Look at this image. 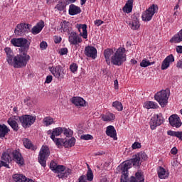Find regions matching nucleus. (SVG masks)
Wrapping results in <instances>:
<instances>
[{
  "mask_svg": "<svg viewBox=\"0 0 182 182\" xmlns=\"http://www.w3.org/2000/svg\"><path fill=\"white\" fill-rule=\"evenodd\" d=\"M62 41V38L60 37H55L54 42L55 43H60V42Z\"/></svg>",
  "mask_w": 182,
  "mask_h": 182,
  "instance_id": "obj_59",
  "label": "nucleus"
},
{
  "mask_svg": "<svg viewBox=\"0 0 182 182\" xmlns=\"http://www.w3.org/2000/svg\"><path fill=\"white\" fill-rule=\"evenodd\" d=\"M144 107H145V109H157L159 105L153 101H147L144 102Z\"/></svg>",
  "mask_w": 182,
  "mask_h": 182,
  "instance_id": "obj_34",
  "label": "nucleus"
},
{
  "mask_svg": "<svg viewBox=\"0 0 182 182\" xmlns=\"http://www.w3.org/2000/svg\"><path fill=\"white\" fill-rule=\"evenodd\" d=\"M76 28L84 39H87V26L86 24H77Z\"/></svg>",
  "mask_w": 182,
  "mask_h": 182,
  "instance_id": "obj_21",
  "label": "nucleus"
},
{
  "mask_svg": "<svg viewBox=\"0 0 182 182\" xmlns=\"http://www.w3.org/2000/svg\"><path fill=\"white\" fill-rule=\"evenodd\" d=\"M31 43L26 38H19V55L14 57V68L20 69V68H25L28 65V62L31 60V56L28 55L29 46Z\"/></svg>",
  "mask_w": 182,
  "mask_h": 182,
  "instance_id": "obj_1",
  "label": "nucleus"
},
{
  "mask_svg": "<svg viewBox=\"0 0 182 182\" xmlns=\"http://www.w3.org/2000/svg\"><path fill=\"white\" fill-rule=\"evenodd\" d=\"M50 168L51 171L58 174L57 177H58V178H61L62 180L68 178V177L72 174V169L66 168V166L63 165H58V163L54 161H51Z\"/></svg>",
  "mask_w": 182,
  "mask_h": 182,
  "instance_id": "obj_3",
  "label": "nucleus"
},
{
  "mask_svg": "<svg viewBox=\"0 0 182 182\" xmlns=\"http://www.w3.org/2000/svg\"><path fill=\"white\" fill-rule=\"evenodd\" d=\"M45 26V22L43 21H41L38 22L33 28L31 29V32L33 35H38L43 29Z\"/></svg>",
  "mask_w": 182,
  "mask_h": 182,
  "instance_id": "obj_25",
  "label": "nucleus"
},
{
  "mask_svg": "<svg viewBox=\"0 0 182 182\" xmlns=\"http://www.w3.org/2000/svg\"><path fill=\"white\" fill-rule=\"evenodd\" d=\"M13 179L15 182H35L33 180L29 179L22 174H14Z\"/></svg>",
  "mask_w": 182,
  "mask_h": 182,
  "instance_id": "obj_23",
  "label": "nucleus"
},
{
  "mask_svg": "<svg viewBox=\"0 0 182 182\" xmlns=\"http://www.w3.org/2000/svg\"><path fill=\"white\" fill-rule=\"evenodd\" d=\"M131 63H133V65H136V63H137V60H131Z\"/></svg>",
  "mask_w": 182,
  "mask_h": 182,
  "instance_id": "obj_63",
  "label": "nucleus"
},
{
  "mask_svg": "<svg viewBox=\"0 0 182 182\" xmlns=\"http://www.w3.org/2000/svg\"><path fill=\"white\" fill-rule=\"evenodd\" d=\"M133 166L137 168H140V166H141V160H140L136 154L134 155L132 159L124 161L119 167L121 171H123L124 173H129V169L132 168Z\"/></svg>",
  "mask_w": 182,
  "mask_h": 182,
  "instance_id": "obj_4",
  "label": "nucleus"
},
{
  "mask_svg": "<svg viewBox=\"0 0 182 182\" xmlns=\"http://www.w3.org/2000/svg\"><path fill=\"white\" fill-rule=\"evenodd\" d=\"M9 132H11V130L6 125H5V124H0V137L1 139L5 137V136L9 133Z\"/></svg>",
  "mask_w": 182,
  "mask_h": 182,
  "instance_id": "obj_32",
  "label": "nucleus"
},
{
  "mask_svg": "<svg viewBox=\"0 0 182 182\" xmlns=\"http://www.w3.org/2000/svg\"><path fill=\"white\" fill-rule=\"evenodd\" d=\"M84 53L85 56H87V58H92V59H96L97 57V50L92 46L85 47Z\"/></svg>",
  "mask_w": 182,
  "mask_h": 182,
  "instance_id": "obj_12",
  "label": "nucleus"
},
{
  "mask_svg": "<svg viewBox=\"0 0 182 182\" xmlns=\"http://www.w3.org/2000/svg\"><path fill=\"white\" fill-rule=\"evenodd\" d=\"M164 119L161 115L155 114L150 121V127L151 130H154L157 126L163 124Z\"/></svg>",
  "mask_w": 182,
  "mask_h": 182,
  "instance_id": "obj_10",
  "label": "nucleus"
},
{
  "mask_svg": "<svg viewBox=\"0 0 182 182\" xmlns=\"http://www.w3.org/2000/svg\"><path fill=\"white\" fill-rule=\"evenodd\" d=\"M158 11L159 6L156 4H152L142 14V21H144V22H149V21H151V18H153L154 14H157Z\"/></svg>",
  "mask_w": 182,
  "mask_h": 182,
  "instance_id": "obj_7",
  "label": "nucleus"
},
{
  "mask_svg": "<svg viewBox=\"0 0 182 182\" xmlns=\"http://www.w3.org/2000/svg\"><path fill=\"white\" fill-rule=\"evenodd\" d=\"M106 134L109 136V137H112L114 140H117V133L116 132V129L114 127L109 125L107 127Z\"/></svg>",
  "mask_w": 182,
  "mask_h": 182,
  "instance_id": "obj_20",
  "label": "nucleus"
},
{
  "mask_svg": "<svg viewBox=\"0 0 182 182\" xmlns=\"http://www.w3.org/2000/svg\"><path fill=\"white\" fill-rule=\"evenodd\" d=\"M18 119L16 117H12L8 119L7 123L13 129L14 132H18L19 130V125L18 124Z\"/></svg>",
  "mask_w": 182,
  "mask_h": 182,
  "instance_id": "obj_19",
  "label": "nucleus"
},
{
  "mask_svg": "<svg viewBox=\"0 0 182 182\" xmlns=\"http://www.w3.org/2000/svg\"><path fill=\"white\" fill-rule=\"evenodd\" d=\"M25 28H26V32H28V31H31V28H32V26L31 24L25 23Z\"/></svg>",
  "mask_w": 182,
  "mask_h": 182,
  "instance_id": "obj_60",
  "label": "nucleus"
},
{
  "mask_svg": "<svg viewBox=\"0 0 182 182\" xmlns=\"http://www.w3.org/2000/svg\"><path fill=\"white\" fill-rule=\"evenodd\" d=\"M87 0H80L81 1V5H85L86 4Z\"/></svg>",
  "mask_w": 182,
  "mask_h": 182,
  "instance_id": "obj_64",
  "label": "nucleus"
},
{
  "mask_svg": "<svg viewBox=\"0 0 182 182\" xmlns=\"http://www.w3.org/2000/svg\"><path fill=\"white\" fill-rule=\"evenodd\" d=\"M177 133L178 132L171 131V130H169L167 132L168 136H173V137H177Z\"/></svg>",
  "mask_w": 182,
  "mask_h": 182,
  "instance_id": "obj_51",
  "label": "nucleus"
},
{
  "mask_svg": "<svg viewBox=\"0 0 182 182\" xmlns=\"http://www.w3.org/2000/svg\"><path fill=\"white\" fill-rule=\"evenodd\" d=\"M132 148L133 149V150H136V149H141V144L136 141L132 144Z\"/></svg>",
  "mask_w": 182,
  "mask_h": 182,
  "instance_id": "obj_49",
  "label": "nucleus"
},
{
  "mask_svg": "<svg viewBox=\"0 0 182 182\" xmlns=\"http://www.w3.org/2000/svg\"><path fill=\"white\" fill-rule=\"evenodd\" d=\"M112 107H114L118 112L123 110V105L119 101H115L112 103Z\"/></svg>",
  "mask_w": 182,
  "mask_h": 182,
  "instance_id": "obj_38",
  "label": "nucleus"
},
{
  "mask_svg": "<svg viewBox=\"0 0 182 182\" xmlns=\"http://www.w3.org/2000/svg\"><path fill=\"white\" fill-rule=\"evenodd\" d=\"M171 43H180L182 42V29L170 39Z\"/></svg>",
  "mask_w": 182,
  "mask_h": 182,
  "instance_id": "obj_31",
  "label": "nucleus"
},
{
  "mask_svg": "<svg viewBox=\"0 0 182 182\" xmlns=\"http://www.w3.org/2000/svg\"><path fill=\"white\" fill-rule=\"evenodd\" d=\"M129 182H144V176L141 172H136L134 176H131Z\"/></svg>",
  "mask_w": 182,
  "mask_h": 182,
  "instance_id": "obj_26",
  "label": "nucleus"
},
{
  "mask_svg": "<svg viewBox=\"0 0 182 182\" xmlns=\"http://www.w3.org/2000/svg\"><path fill=\"white\" fill-rule=\"evenodd\" d=\"M169 124L172 127H176V129H178L181 127V120L180 119V117L177 114H172L168 118Z\"/></svg>",
  "mask_w": 182,
  "mask_h": 182,
  "instance_id": "obj_11",
  "label": "nucleus"
},
{
  "mask_svg": "<svg viewBox=\"0 0 182 182\" xmlns=\"http://www.w3.org/2000/svg\"><path fill=\"white\" fill-rule=\"evenodd\" d=\"M70 70L73 73H75V72L77 71V64L73 63L70 65Z\"/></svg>",
  "mask_w": 182,
  "mask_h": 182,
  "instance_id": "obj_48",
  "label": "nucleus"
},
{
  "mask_svg": "<svg viewBox=\"0 0 182 182\" xmlns=\"http://www.w3.org/2000/svg\"><path fill=\"white\" fill-rule=\"evenodd\" d=\"M63 133V127H57L53 129V130L47 131V134L50 136V139L55 143L58 147H60L62 146V141H63V139L56 138L58 136H60Z\"/></svg>",
  "mask_w": 182,
  "mask_h": 182,
  "instance_id": "obj_5",
  "label": "nucleus"
},
{
  "mask_svg": "<svg viewBox=\"0 0 182 182\" xmlns=\"http://www.w3.org/2000/svg\"><path fill=\"white\" fill-rule=\"evenodd\" d=\"M168 96L167 90H162L154 95V99L159 103L161 107H164L168 103Z\"/></svg>",
  "mask_w": 182,
  "mask_h": 182,
  "instance_id": "obj_6",
  "label": "nucleus"
},
{
  "mask_svg": "<svg viewBox=\"0 0 182 182\" xmlns=\"http://www.w3.org/2000/svg\"><path fill=\"white\" fill-rule=\"evenodd\" d=\"M176 50L177 53H182V46H177L176 47Z\"/></svg>",
  "mask_w": 182,
  "mask_h": 182,
  "instance_id": "obj_56",
  "label": "nucleus"
},
{
  "mask_svg": "<svg viewBox=\"0 0 182 182\" xmlns=\"http://www.w3.org/2000/svg\"><path fill=\"white\" fill-rule=\"evenodd\" d=\"M81 140H93V136L91 134H83L80 136Z\"/></svg>",
  "mask_w": 182,
  "mask_h": 182,
  "instance_id": "obj_46",
  "label": "nucleus"
},
{
  "mask_svg": "<svg viewBox=\"0 0 182 182\" xmlns=\"http://www.w3.org/2000/svg\"><path fill=\"white\" fill-rule=\"evenodd\" d=\"M176 137L182 141V132L178 131Z\"/></svg>",
  "mask_w": 182,
  "mask_h": 182,
  "instance_id": "obj_61",
  "label": "nucleus"
},
{
  "mask_svg": "<svg viewBox=\"0 0 182 182\" xmlns=\"http://www.w3.org/2000/svg\"><path fill=\"white\" fill-rule=\"evenodd\" d=\"M122 176H121V182H127V178H129V173L123 172L121 171Z\"/></svg>",
  "mask_w": 182,
  "mask_h": 182,
  "instance_id": "obj_45",
  "label": "nucleus"
},
{
  "mask_svg": "<svg viewBox=\"0 0 182 182\" xmlns=\"http://www.w3.org/2000/svg\"><path fill=\"white\" fill-rule=\"evenodd\" d=\"M15 35L17 36H21L23 33H26V27H25V23L18 24L14 31Z\"/></svg>",
  "mask_w": 182,
  "mask_h": 182,
  "instance_id": "obj_22",
  "label": "nucleus"
},
{
  "mask_svg": "<svg viewBox=\"0 0 182 182\" xmlns=\"http://www.w3.org/2000/svg\"><path fill=\"white\" fill-rule=\"evenodd\" d=\"M50 154V151L48 146H43L41 149L38 155V162L42 166V167H46V160Z\"/></svg>",
  "mask_w": 182,
  "mask_h": 182,
  "instance_id": "obj_8",
  "label": "nucleus"
},
{
  "mask_svg": "<svg viewBox=\"0 0 182 182\" xmlns=\"http://www.w3.org/2000/svg\"><path fill=\"white\" fill-rule=\"evenodd\" d=\"M126 48H119L114 53L113 49L107 48L104 50V56L107 65H110V63L115 65L116 66H120L123 64V62H126ZM112 55V58L110 57Z\"/></svg>",
  "mask_w": 182,
  "mask_h": 182,
  "instance_id": "obj_2",
  "label": "nucleus"
},
{
  "mask_svg": "<svg viewBox=\"0 0 182 182\" xmlns=\"http://www.w3.org/2000/svg\"><path fill=\"white\" fill-rule=\"evenodd\" d=\"M115 117L113 114H108L107 115H105L102 117V120L104 122H112V120H114Z\"/></svg>",
  "mask_w": 182,
  "mask_h": 182,
  "instance_id": "obj_41",
  "label": "nucleus"
},
{
  "mask_svg": "<svg viewBox=\"0 0 182 182\" xmlns=\"http://www.w3.org/2000/svg\"><path fill=\"white\" fill-rule=\"evenodd\" d=\"M63 143L64 147L66 149H70V147H73L76 143V139L75 137H72L70 139L65 140L63 139V141H61V144Z\"/></svg>",
  "mask_w": 182,
  "mask_h": 182,
  "instance_id": "obj_28",
  "label": "nucleus"
},
{
  "mask_svg": "<svg viewBox=\"0 0 182 182\" xmlns=\"http://www.w3.org/2000/svg\"><path fill=\"white\" fill-rule=\"evenodd\" d=\"M133 2L134 0H128L122 8L123 12L125 14H130L133 11Z\"/></svg>",
  "mask_w": 182,
  "mask_h": 182,
  "instance_id": "obj_29",
  "label": "nucleus"
},
{
  "mask_svg": "<svg viewBox=\"0 0 182 182\" xmlns=\"http://www.w3.org/2000/svg\"><path fill=\"white\" fill-rule=\"evenodd\" d=\"M102 23H104L103 21H102V20L95 21V25H96V26H100L102 25Z\"/></svg>",
  "mask_w": 182,
  "mask_h": 182,
  "instance_id": "obj_57",
  "label": "nucleus"
},
{
  "mask_svg": "<svg viewBox=\"0 0 182 182\" xmlns=\"http://www.w3.org/2000/svg\"><path fill=\"white\" fill-rule=\"evenodd\" d=\"M114 83L115 89H119V82L117 81V80H115Z\"/></svg>",
  "mask_w": 182,
  "mask_h": 182,
  "instance_id": "obj_62",
  "label": "nucleus"
},
{
  "mask_svg": "<svg viewBox=\"0 0 182 182\" xmlns=\"http://www.w3.org/2000/svg\"><path fill=\"white\" fill-rule=\"evenodd\" d=\"M86 176H87V180L88 181H93V171H92V169L89 166H88V170Z\"/></svg>",
  "mask_w": 182,
  "mask_h": 182,
  "instance_id": "obj_43",
  "label": "nucleus"
},
{
  "mask_svg": "<svg viewBox=\"0 0 182 182\" xmlns=\"http://www.w3.org/2000/svg\"><path fill=\"white\" fill-rule=\"evenodd\" d=\"M6 54V60L9 65H13L14 68H15V57H14V51L11 48H5L4 49Z\"/></svg>",
  "mask_w": 182,
  "mask_h": 182,
  "instance_id": "obj_16",
  "label": "nucleus"
},
{
  "mask_svg": "<svg viewBox=\"0 0 182 182\" xmlns=\"http://www.w3.org/2000/svg\"><path fill=\"white\" fill-rule=\"evenodd\" d=\"M68 41L71 45H77V43H81L82 38L76 32L72 31L68 33Z\"/></svg>",
  "mask_w": 182,
  "mask_h": 182,
  "instance_id": "obj_13",
  "label": "nucleus"
},
{
  "mask_svg": "<svg viewBox=\"0 0 182 182\" xmlns=\"http://www.w3.org/2000/svg\"><path fill=\"white\" fill-rule=\"evenodd\" d=\"M53 79V77L52 75H48L46 78V82L45 83H50Z\"/></svg>",
  "mask_w": 182,
  "mask_h": 182,
  "instance_id": "obj_53",
  "label": "nucleus"
},
{
  "mask_svg": "<svg viewBox=\"0 0 182 182\" xmlns=\"http://www.w3.org/2000/svg\"><path fill=\"white\" fill-rule=\"evenodd\" d=\"M60 55H68V48H61V50L60 51Z\"/></svg>",
  "mask_w": 182,
  "mask_h": 182,
  "instance_id": "obj_52",
  "label": "nucleus"
},
{
  "mask_svg": "<svg viewBox=\"0 0 182 182\" xmlns=\"http://www.w3.org/2000/svg\"><path fill=\"white\" fill-rule=\"evenodd\" d=\"M151 65H154V61L150 63V61L145 59L140 63L141 68H147V66H150Z\"/></svg>",
  "mask_w": 182,
  "mask_h": 182,
  "instance_id": "obj_40",
  "label": "nucleus"
},
{
  "mask_svg": "<svg viewBox=\"0 0 182 182\" xmlns=\"http://www.w3.org/2000/svg\"><path fill=\"white\" fill-rule=\"evenodd\" d=\"M43 123L45 126H50V124H53V118L50 117H46L43 119Z\"/></svg>",
  "mask_w": 182,
  "mask_h": 182,
  "instance_id": "obj_37",
  "label": "nucleus"
},
{
  "mask_svg": "<svg viewBox=\"0 0 182 182\" xmlns=\"http://www.w3.org/2000/svg\"><path fill=\"white\" fill-rule=\"evenodd\" d=\"M177 151H178V150L176 147L172 148L171 150V154H173V155L177 154Z\"/></svg>",
  "mask_w": 182,
  "mask_h": 182,
  "instance_id": "obj_58",
  "label": "nucleus"
},
{
  "mask_svg": "<svg viewBox=\"0 0 182 182\" xmlns=\"http://www.w3.org/2000/svg\"><path fill=\"white\" fill-rule=\"evenodd\" d=\"M50 72L57 79H63V77L65 76V73L60 65H58L55 68H51Z\"/></svg>",
  "mask_w": 182,
  "mask_h": 182,
  "instance_id": "obj_14",
  "label": "nucleus"
},
{
  "mask_svg": "<svg viewBox=\"0 0 182 182\" xmlns=\"http://www.w3.org/2000/svg\"><path fill=\"white\" fill-rule=\"evenodd\" d=\"M23 146L26 147V149H31V150H36V148L33 146V144H32V142L29 141L28 139H23Z\"/></svg>",
  "mask_w": 182,
  "mask_h": 182,
  "instance_id": "obj_36",
  "label": "nucleus"
},
{
  "mask_svg": "<svg viewBox=\"0 0 182 182\" xmlns=\"http://www.w3.org/2000/svg\"><path fill=\"white\" fill-rule=\"evenodd\" d=\"M1 161H4L6 163V164H9L10 161H12V157H11V154L6 152L3 153Z\"/></svg>",
  "mask_w": 182,
  "mask_h": 182,
  "instance_id": "obj_35",
  "label": "nucleus"
},
{
  "mask_svg": "<svg viewBox=\"0 0 182 182\" xmlns=\"http://www.w3.org/2000/svg\"><path fill=\"white\" fill-rule=\"evenodd\" d=\"M173 62H174V55H173V54H170L162 62L161 67V70H166V69H168L170 64L173 63Z\"/></svg>",
  "mask_w": 182,
  "mask_h": 182,
  "instance_id": "obj_17",
  "label": "nucleus"
},
{
  "mask_svg": "<svg viewBox=\"0 0 182 182\" xmlns=\"http://www.w3.org/2000/svg\"><path fill=\"white\" fill-rule=\"evenodd\" d=\"M78 182H86V176L82 175L81 176H80V178H78Z\"/></svg>",
  "mask_w": 182,
  "mask_h": 182,
  "instance_id": "obj_54",
  "label": "nucleus"
},
{
  "mask_svg": "<svg viewBox=\"0 0 182 182\" xmlns=\"http://www.w3.org/2000/svg\"><path fill=\"white\" fill-rule=\"evenodd\" d=\"M65 8H66V4L65 2H59L55 7V9H58V11H65Z\"/></svg>",
  "mask_w": 182,
  "mask_h": 182,
  "instance_id": "obj_42",
  "label": "nucleus"
},
{
  "mask_svg": "<svg viewBox=\"0 0 182 182\" xmlns=\"http://www.w3.org/2000/svg\"><path fill=\"white\" fill-rule=\"evenodd\" d=\"M80 12H82L80 7L75 4L70 5L69 14L72 16H73L74 15H77V14H80Z\"/></svg>",
  "mask_w": 182,
  "mask_h": 182,
  "instance_id": "obj_30",
  "label": "nucleus"
},
{
  "mask_svg": "<svg viewBox=\"0 0 182 182\" xmlns=\"http://www.w3.org/2000/svg\"><path fill=\"white\" fill-rule=\"evenodd\" d=\"M71 102L75 106L84 107L86 106V101L80 97H73L71 99Z\"/></svg>",
  "mask_w": 182,
  "mask_h": 182,
  "instance_id": "obj_24",
  "label": "nucleus"
},
{
  "mask_svg": "<svg viewBox=\"0 0 182 182\" xmlns=\"http://www.w3.org/2000/svg\"><path fill=\"white\" fill-rule=\"evenodd\" d=\"M63 133L66 137H70L71 136H73V131L71 129H68L66 128H63Z\"/></svg>",
  "mask_w": 182,
  "mask_h": 182,
  "instance_id": "obj_44",
  "label": "nucleus"
},
{
  "mask_svg": "<svg viewBox=\"0 0 182 182\" xmlns=\"http://www.w3.org/2000/svg\"><path fill=\"white\" fill-rule=\"evenodd\" d=\"M136 156L139 158V160H141V161H146L149 157L147 156V154H146V152L141 151L136 154Z\"/></svg>",
  "mask_w": 182,
  "mask_h": 182,
  "instance_id": "obj_39",
  "label": "nucleus"
},
{
  "mask_svg": "<svg viewBox=\"0 0 182 182\" xmlns=\"http://www.w3.org/2000/svg\"><path fill=\"white\" fill-rule=\"evenodd\" d=\"M158 176L161 179L168 178V172H166L164 168L159 166L158 169Z\"/></svg>",
  "mask_w": 182,
  "mask_h": 182,
  "instance_id": "obj_33",
  "label": "nucleus"
},
{
  "mask_svg": "<svg viewBox=\"0 0 182 182\" xmlns=\"http://www.w3.org/2000/svg\"><path fill=\"white\" fill-rule=\"evenodd\" d=\"M11 43L13 46L19 48V38H12L11 41Z\"/></svg>",
  "mask_w": 182,
  "mask_h": 182,
  "instance_id": "obj_47",
  "label": "nucleus"
},
{
  "mask_svg": "<svg viewBox=\"0 0 182 182\" xmlns=\"http://www.w3.org/2000/svg\"><path fill=\"white\" fill-rule=\"evenodd\" d=\"M61 26V32H66L67 33H70V31H72V26H70V23L69 21H63L60 23Z\"/></svg>",
  "mask_w": 182,
  "mask_h": 182,
  "instance_id": "obj_27",
  "label": "nucleus"
},
{
  "mask_svg": "<svg viewBox=\"0 0 182 182\" xmlns=\"http://www.w3.org/2000/svg\"><path fill=\"white\" fill-rule=\"evenodd\" d=\"M19 120L24 129L31 127L35 122H36V116L32 115H23L19 117Z\"/></svg>",
  "mask_w": 182,
  "mask_h": 182,
  "instance_id": "obj_9",
  "label": "nucleus"
},
{
  "mask_svg": "<svg viewBox=\"0 0 182 182\" xmlns=\"http://www.w3.org/2000/svg\"><path fill=\"white\" fill-rule=\"evenodd\" d=\"M132 22L129 23V28L133 31H136V29L140 28V23L139 22V18H137V14H133L132 16Z\"/></svg>",
  "mask_w": 182,
  "mask_h": 182,
  "instance_id": "obj_18",
  "label": "nucleus"
},
{
  "mask_svg": "<svg viewBox=\"0 0 182 182\" xmlns=\"http://www.w3.org/2000/svg\"><path fill=\"white\" fill-rule=\"evenodd\" d=\"M2 166L6 167V168H9V164H6V163H5L4 161H0V168Z\"/></svg>",
  "mask_w": 182,
  "mask_h": 182,
  "instance_id": "obj_55",
  "label": "nucleus"
},
{
  "mask_svg": "<svg viewBox=\"0 0 182 182\" xmlns=\"http://www.w3.org/2000/svg\"><path fill=\"white\" fill-rule=\"evenodd\" d=\"M11 156L13 157V160L16 161L18 166H23L25 164V161L23 160V157H22V154L18 150H14L11 153Z\"/></svg>",
  "mask_w": 182,
  "mask_h": 182,
  "instance_id": "obj_15",
  "label": "nucleus"
},
{
  "mask_svg": "<svg viewBox=\"0 0 182 182\" xmlns=\"http://www.w3.org/2000/svg\"><path fill=\"white\" fill-rule=\"evenodd\" d=\"M40 48H41V50H45V49H46V48H48V43H46V41H42L40 43Z\"/></svg>",
  "mask_w": 182,
  "mask_h": 182,
  "instance_id": "obj_50",
  "label": "nucleus"
}]
</instances>
